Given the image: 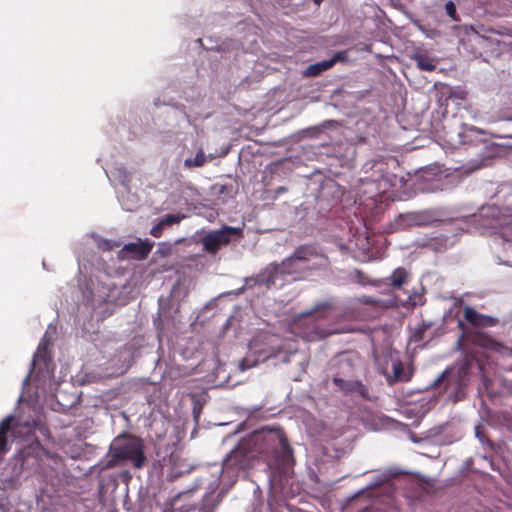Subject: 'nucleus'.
Masks as SVG:
<instances>
[{"label": "nucleus", "instance_id": "obj_1", "mask_svg": "<svg viewBox=\"0 0 512 512\" xmlns=\"http://www.w3.org/2000/svg\"><path fill=\"white\" fill-rule=\"evenodd\" d=\"M112 456L106 463L105 468H112L123 460H129L137 469L142 468L146 463L144 446L140 439L130 438L122 442H116L111 446Z\"/></svg>", "mask_w": 512, "mask_h": 512}, {"label": "nucleus", "instance_id": "obj_2", "mask_svg": "<svg viewBox=\"0 0 512 512\" xmlns=\"http://www.w3.org/2000/svg\"><path fill=\"white\" fill-rule=\"evenodd\" d=\"M321 254L316 247L311 244H305L297 247L293 254L285 258L280 264L281 275H300L311 268L308 262L320 257Z\"/></svg>", "mask_w": 512, "mask_h": 512}, {"label": "nucleus", "instance_id": "obj_3", "mask_svg": "<svg viewBox=\"0 0 512 512\" xmlns=\"http://www.w3.org/2000/svg\"><path fill=\"white\" fill-rule=\"evenodd\" d=\"M256 454L250 447V443L241 441L224 459L223 473L236 474L240 470H246L253 466Z\"/></svg>", "mask_w": 512, "mask_h": 512}, {"label": "nucleus", "instance_id": "obj_4", "mask_svg": "<svg viewBox=\"0 0 512 512\" xmlns=\"http://www.w3.org/2000/svg\"><path fill=\"white\" fill-rule=\"evenodd\" d=\"M243 232L241 228L223 225L221 229L206 233L201 238V244L209 254H216L221 247L228 245L234 238H241Z\"/></svg>", "mask_w": 512, "mask_h": 512}, {"label": "nucleus", "instance_id": "obj_5", "mask_svg": "<svg viewBox=\"0 0 512 512\" xmlns=\"http://www.w3.org/2000/svg\"><path fill=\"white\" fill-rule=\"evenodd\" d=\"M277 338L274 335L265 334L263 336L254 338L250 342V349L258 354L259 358L268 359L276 356L280 352L279 346L271 345Z\"/></svg>", "mask_w": 512, "mask_h": 512}, {"label": "nucleus", "instance_id": "obj_6", "mask_svg": "<svg viewBox=\"0 0 512 512\" xmlns=\"http://www.w3.org/2000/svg\"><path fill=\"white\" fill-rule=\"evenodd\" d=\"M352 304L355 308L358 306H366L368 310V316L370 318L379 317L383 311L388 308V305L384 300L368 295H362L353 298Z\"/></svg>", "mask_w": 512, "mask_h": 512}, {"label": "nucleus", "instance_id": "obj_7", "mask_svg": "<svg viewBox=\"0 0 512 512\" xmlns=\"http://www.w3.org/2000/svg\"><path fill=\"white\" fill-rule=\"evenodd\" d=\"M152 249V245L145 242L128 243L118 252V258L143 260L146 259Z\"/></svg>", "mask_w": 512, "mask_h": 512}, {"label": "nucleus", "instance_id": "obj_8", "mask_svg": "<svg viewBox=\"0 0 512 512\" xmlns=\"http://www.w3.org/2000/svg\"><path fill=\"white\" fill-rule=\"evenodd\" d=\"M346 58L347 56L345 52H337L331 59L320 61L307 66L303 72V75L305 77H317L323 72L331 69L337 62L345 61Z\"/></svg>", "mask_w": 512, "mask_h": 512}, {"label": "nucleus", "instance_id": "obj_9", "mask_svg": "<svg viewBox=\"0 0 512 512\" xmlns=\"http://www.w3.org/2000/svg\"><path fill=\"white\" fill-rule=\"evenodd\" d=\"M464 319L475 327H492L498 324V319L492 316L477 312L472 307H465L463 310Z\"/></svg>", "mask_w": 512, "mask_h": 512}, {"label": "nucleus", "instance_id": "obj_10", "mask_svg": "<svg viewBox=\"0 0 512 512\" xmlns=\"http://www.w3.org/2000/svg\"><path fill=\"white\" fill-rule=\"evenodd\" d=\"M432 222L427 212H410L399 216V225L403 228L428 226Z\"/></svg>", "mask_w": 512, "mask_h": 512}, {"label": "nucleus", "instance_id": "obj_11", "mask_svg": "<svg viewBox=\"0 0 512 512\" xmlns=\"http://www.w3.org/2000/svg\"><path fill=\"white\" fill-rule=\"evenodd\" d=\"M333 383L344 393L356 392L363 398H368V389L358 380H345L340 377H334Z\"/></svg>", "mask_w": 512, "mask_h": 512}, {"label": "nucleus", "instance_id": "obj_12", "mask_svg": "<svg viewBox=\"0 0 512 512\" xmlns=\"http://www.w3.org/2000/svg\"><path fill=\"white\" fill-rule=\"evenodd\" d=\"M279 275H281L279 264L271 263L257 275L256 282L270 288L275 285Z\"/></svg>", "mask_w": 512, "mask_h": 512}, {"label": "nucleus", "instance_id": "obj_13", "mask_svg": "<svg viewBox=\"0 0 512 512\" xmlns=\"http://www.w3.org/2000/svg\"><path fill=\"white\" fill-rule=\"evenodd\" d=\"M13 420L14 416L9 415L5 417L0 423V459H2L3 455L6 454L9 450L7 433L12 428Z\"/></svg>", "mask_w": 512, "mask_h": 512}, {"label": "nucleus", "instance_id": "obj_14", "mask_svg": "<svg viewBox=\"0 0 512 512\" xmlns=\"http://www.w3.org/2000/svg\"><path fill=\"white\" fill-rule=\"evenodd\" d=\"M278 442V448L279 450L276 451V459L281 463H288L289 460L292 458V448L290 447V444L288 442V439L284 435H280L277 438Z\"/></svg>", "mask_w": 512, "mask_h": 512}, {"label": "nucleus", "instance_id": "obj_15", "mask_svg": "<svg viewBox=\"0 0 512 512\" xmlns=\"http://www.w3.org/2000/svg\"><path fill=\"white\" fill-rule=\"evenodd\" d=\"M414 60L416 62L417 67L423 71H433L436 68L435 60L428 56L427 54H415Z\"/></svg>", "mask_w": 512, "mask_h": 512}, {"label": "nucleus", "instance_id": "obj_16", "mask_svg": "<svg viewBox=\"0 0 512 512\" xmlns=\"http://www.w3.org/2000/svg\"><path fill=\"white\" fill-rule=\"evenodd\" d=\"M408 278V272L403 267L396 268L389 277L390 285L394 288L401 287Z\"/></svg>", "mask_w": 512, "mask_h": 512}, {"label": "nucleus", "instance_id": "obj_17", "mask_svg": "<svg viewBox=\"0 0 512 512\" xmlns=\"http://www.w3.org/2000/svg\"><path fill=\"white\" fill-rule=\"evenodd\" d=\"M50 345L49 339L44 336L38 345L37 352L34 355V361L46 362L49 358L48 347Z\"/></svg>", "mask_w": 512, "mask_h": 512}, {"label": "nucleus", "instance_id": "obj_18", "mask_svg": "<svg viewBox=\"0 0 512 512\" xmlns=\"http://www.w3.org/2000/svg\"><path fill=\"white\" fill-rule=\"evenodd\" d=\"M206 162V156L203 150H199L193 159H186L184 165L186 167H202Z\"/></svg>", "mask_w": 512, "mask_h": 512}, {"label": "nucleus", "instance_id": "obj_19", "mask_svg": "<svg viewBox=\"0 0 512 512\" xmlns=\"http://www.w3.org/2000/svg\"><path fill=\"white\" fill-rule=\"evenodd\" d=\"M424 304V297L422 294L414 292L408 296L407 300L404 303L406 308H415L418 305Z\"/></svg>", "mask_w": 512, "mask_h": 512}, {"label": "nucleus", "instance_id": "obj_20", "mask_svg": "<svg viewBox=\"0 0 512 512\" xmlns=\"http://www.w3.org/2000/svg\"><path fill=\"white\" fill-rule=\"evenodd\" d=\"M446 237L440 236L430 239L426 244H424L425 247L438 250V246L441 248H444L446 246Z\"/></svg>", "mask_w": 512, "mask_h": 512}, {"label": "nucleus", "instance_id": "obj_21", "mask_svg": "<svg viewBox=\"0 0 512 512\" xmlns=\"http://www.w3.org/2000/svg\"><path fill=\"white\" fill-rule=\"evenodd\" d=\"M184 218L183 215L179 214H167L160 221L164 226H170L179 223Z\"/></svg>", "mask_w": 512, "mask_h": 512}, {"label": "nucleus", "instance_id": "obj_22", "mask_svg": "<svg viewBox=\"0 0 512 512\" xmlns=\"http://www.w3.org/2000/svg\"><path fill=\"white\" fill-rule=\"evenodd\" d=\"M445 11L451 19L458 21L456 6L452 1H448L445 4Z\"/></svg>", "mask_w": 512, "mask_h": 512}, {"label": "nucleus", "instance_id": "obj_23", "mask_svg": "<svg viewBox=\"0 0 512 512\" xmlns=\"http://www.w3.org/2000/svg\"><path fill=\"white\" fill-rule=\"evenodd\" d=\"M392 368H393V374H394L395 379H397V380L402 379V374L404 371L402 362L399 360L394 361L392 364Z\"/></svg>", "mask_w": 512, "mask_h": 512}, {"label": "nucleus", "instance_id": "obj_24", "mask_svg": "<svg viewBox=\"0 0 512 512\" xmlns=\"http://www.w3.org/2000/svg\"><path fill=\"white\" fill-rule=\"evenodd\" d=\"M501 237L504 241V247H510L512 246V230H505L501 232Z\"/></svg>", "mask_w": 512, "mask_h": 512}, {"label": "nucleus", "instance_id": "obj_25", "mask_svg": "<svg viewBox=\"0 0 512 512\" xmlns=\"http://www.w3.org/2000/svg\"><path fill=\"white\" fill-rule=\"evenodd\" d=\"M164 227L165 226L162 224V222L159 221V223L151 229L150 234L155 238H159L163 233Z\"/></svg>", "mask_w": 512, "mask_h": 512}, {"label": "nucleus", "instance_id": "obj_26", "mask_svg": "<svg viewBox=\"0 0 512 512\" xmlns=\"http://www.w3.org/2000/svg\"><path fill=\"white\" fill-rule=\"evenodd\" d=\"M356 274H357V278H358V282L362 285H366L367 282L365 281V276L363 275V273L359 270H356Z\"/></svg>", "mask_w": 512, "mask_h": 512}, {"label": "nucleus", "instance_id": "obj_27", "mask_svg": "<svg viewBox=\"0 0 512 512\" xmlns=\"http://www.w3.org/2000/svg\"><path fill=\"white\" fill-rule=\"evenodd\" d=\"M254 365L253 364H249L247 359H243L241 362H240V368L242 371L248 369V368H251L252 366Z\"/></svg>", "mask_w": 512, "mask_h": 512}, {"label": "nucleus", "instance_id": "obj_28", "mask_svg": "<svg viewBox=\"0 0 512 512\" xmlns=\"http://www.w3.org/2000/svg\"><path fill=\"white\" fill-rule=\"evenodd\" d=\"M199 512H213V508H208L206 505H203V506L199 509Z\"/></svg>", "mask_w": 512, "mask_h": 512}, {"label": "nucleus", "instance_id": "obj_29", "mask_svg": "<svg viewBox=\"0 0 512 512\" xmlns=\"http://www.w3.org/2000/svg\"><path fill=\"white\" fill-rule=\"evenodd\" d=\"M163 512H174L173 508H166L163 510Z\"/></svg>", "mask_w": 512, "mask_h": 512}, {"label": "nucleus", "instance_id": "obj_30", "mask_svg": "<svg viewBox=\"0 0 512 512\" xmlns=\"http://www.w3.org/2000/svg\"><path fill=\"white\" fill-rule=\"evenodd\" d=\"M506 210L510 215H512V207H508Z\"/></svg>", "mask_w": 512, "mask_h": 512}, {"label": "nucleus", "instance_id": "obj_31", "mask_svg": "<svg viewBox=\"0 0 512 512\" xmlns=\"http://www.w3.org/2000/svg\"><path fill=\"white\" fill-rule=\"evenodd\" d=\"M315 2V4L317 5H320V3L323 1V0H313Z\"/></svg>", "mask_w": 512, "mask_h": 512}, {"label": "nucleus", "instance_id": "obj_32", "mask_svg": "<svg viewBox=\"0 0 512 512\" xmlns=\"http://www.w3.org/2000/svg\"><path fill=\"white\" fill-rule=\"evenodd\" d=\"M470 130H471V131L480 132V130H479V129H477V128H475V127L470 128Z\"/></svg>", "mask_w": 512, "mask_h": 512}, {"label": "nucleus", "instance_id": "obj_33", "mask_svg": "<svg viewBox=\"0 0 512 512\" xmlns=\"http://www.w3.org/2000/svg\"><path fill=\"white\" fill-rule=\"evenodd\" d=\"M506 371L512 372V365L506 368Z\"/></svg>", "mask_w": 512, "mask_h": 512}, {"label": "nucleus", "instance_id": "obj_34", "mask_svg": "<svg viewBox=\"0 0 512 512\" xmlns=\"http://www.w3.org/2000/svg\"><path fill=\"white\" fill-rule=\"evenodd\" d=\"M167 253L166 249H163L162 254L165 255Z\"/></svg>", "mask_w": 512, "mask_h": 512}, {"label": "nucleus", "instance_id": "obj_35", "mask_svg": "<svg viewBox=\"0 0 512 512\" xmlns=\"http://www.w3.org/2000/svg\"><path fill=\"white\" fill-rule=\"evenodd\" d=\"M509 354L512 355V348L509 349Z\"/></svg>", "mask_w": 512, "mask_h": 512}]
</instances>
